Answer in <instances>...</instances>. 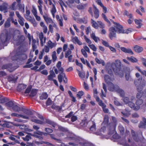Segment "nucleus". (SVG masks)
Here are the masks:
<instances>
[{
  "label": "nucleus",
  "mask_w": 146,
  "mask_h": 146,
  "mask_svg": "<svg viewBox=\"0 0 146 146\" xmlns=\"http://www.w3.org/2000/svg\"><path fill=\"white\" fill-rule=\"evenodd\" d=\"M108 73L110 74V76L107 74L105 75L104 76V81L107 84L112 82L114 80V76L113 75L112 71H111V73H110L109 71H108Z\"/></svg>",
  "instance_id": "20e7f679"
},
{
  "label": "nucleus",
  "mask_w": 146,
  "mask_h": 146,
  "mask_svg": "<svg viewBox=\"0 0 146 146\" xmlns=\"http://www.w3.org/2000/svg\"><path fill=\"white\" fill-rule=\"evenodd\" d=\"M18 79V77H15V76L13 75H11L8 76L7 80L9 82H16Z\"/></svg>",
  "instance_id": "393cba45"
},
{
  "label": "nucleus",
  "mask_w": 146,
  "mask_h": 146,
  "mask_svg": "<svg viewBox=\"0 0 146 146\" xmlns=\"http://www.w3.org/2000/svg\"><path fill=\"white\" fill-rule=\"evenodd\" d=\"M61 62L59 61L56 64V68L58 69L59 74L58 76V80L60 83H61L63 80V82L65 83H67L68 80L65 74L64 73V69L61 66Z\"/></svg>",
  "instance_id": "f03ea898"
},
{
  "label": "nucleus",
  "mask_w": 146,
  "mask_h": 146,
  "mask_svg": "<svg viewBox=\"0 0 146 146\" xmlns=\"http://www.w3.org/2000/svg\"><path fill=\"white\" fill-rule=\"evenodd\" d=\"M143 101L142 99H137L136 102V104L137 106H139L143 103Z\"/></svg>",
  "instance_id": "0e129e2a"
},
{
  "label": "nucleus",
  "mask_w": 146,
  "mask_h": 146,
  "mask_svg": "<svg viewBox=\"0 0 146 146\" xmlns=\"http://www.w3.org/2000/svg\"><path fill=\"white\" fill-rule=\"evenodd\" d=\"M84 94V93L82 91H79L76 94V96L78 98V99H80L81 98L82 96Z\"/></svg>",
  "instance_id": "052dcab7"
},
{
  "label": "nucleus",
  "mask_w": 146,
  "mask_h": 146,
  "mask_svg": "<svg viewBox=\"0 0 146 146\" xmlns=\"http://www.w3.org/2000/svg\"><path fill=\"white\" fill-rule=\"evenodd\" d=\"M18 4L17 5V7H19V11L24 13L25 11V6L24 5L21 4V0H16Z\"/></svg>",
  "instance_id": "f3484780"
},
{
  "label": "nucleus",
  "mask_w": 146,
  "mask_h": 146,
  "mask_svg": "<svg viewBox=\"0 0 146 146\" xmlns=\"http://www.w3.org/2000/svg\"><path fill=\"white\" fill-rule=\"evenodd\" d=\"M31 121L36 123L40 124H42L43 123V122L42 121L37 119L36 117L35 116L31 117Z\"/></svg>",
  "instance_id": "c756f323"
},
{
  "label": "nucleus",
  "mask_w": 146,
  "mask_h": 146,
  "mask_svg": "<svg viewBox=\"0 0 146 146\" xmlns=\"http://www.w3.org/2000/svg\"><path fill=\"white\" fill-rule=\"evenodd\" d=\"M15 14L18 18V21L19 23L21 26H23L24 24V18L21 15L18 11H16L15 12Z\"/></svg>",
  "instance_id": "9b49d317"
},
{
  "label": "nucleus",
  "mask_w": 146,
  "mask_h": 146,
  "mask_svg": "<svg viewBox=\"0 0 146 146\" xmlns=\"http://www.w3.org/2000/svg\"><path fill=\"white\" fill-rule=\"evenodd\" d=\"M139 128L145 129L146 128V118L143 117L142 121H141L138 125Z\"/></svg>",
  "instance_id": "2eb2a0df"
},
{
  "label": "nucleus",
  "mask_w": 146,
  "mask_h": 146,
  "mask_svg": "<svg viewBox=\"0 0 146 146\" xmlns=\"http://www.w3.org/2000/svg\"><path fill=\"white\" fill-rule=\"evenodd\" d=\"M131 133L132 137L135 141L138 142L139 141V139L138 136L136 135L135 131L133 130L131 131Z\"/></svg>",
  "instance_id": "c85d7f7f"
},
{
  "label": "nucleus",
  "mask_w": 146,
  "mask_h": 146,
  "mask_svg": "<svg viewBox=\"0 0 146 146\" xmlns=\"http://www.w3.org/2000/svg\"><path fill=\"white\" fill-rule=\"evenodd\" d=\"M133 49L135 52L138 53L141 52L143 50V48L142 47L137 45H134L133 48Z\"/></svg>",
  "instance_id": "aec40b11"
},
{
  "label": "nucleus",
  "mask_w": 146,
  "mask_h": 146,
  "mask_svg": "<svg viewBox=\"0 0 146 146\" xmlns=\"http://www.w3.org/2000/svg\"><path fill=\"white\" fill-rule=\"evenodd\" d=\"M140 80L139 79H137L134 81V84L135 85L137 88L138 92H141L143 89V87L140 86L141 84L140 83Z\"/></svg>",
  "instance_id": "dca6fc26"
},
{
  "label": "nucleus",
  "mask_w": 146,
  "mask_h": 146,
  "mask_svg": "<svg viewBox=\"0 0 146 146\" xmlns=\"http://www.w3.org/2000/svg\"><path fill=\"white\" fill-rule=\"evenodd\" d=\"M127 104H128V106L132 108H133V109L135 110H138L140 108V106H135V104L132 102L130 101Z\"/></svg>",
  "instance_id": "bb28decb"
},
{
  "label": "nucleus",
  "mask_w": 146,
  "mask_h": 146,
  "mask_svg": "<svg viewBox=\"0 0 146 146\" xmlns=\"http://www.w3.org/2000/svg\"><path fill=\"white\" fill-rule=\"evenodd\" d=\"M7 9V6L4 5H0V11H6Z\"/></svg>",
  "instance_id": "e2e57ef3"
},
{
  "label": "nucleus",
  "mask_w": 146,
  "mask_h": 146,
  "mask_svg": "<svg viewBox=\"0 0 146 146\" xmlns=\"http://www.w3.org/2000/svg\"><path fill=\"white\" fill-rule=\"evenodd\" d=\"M51 108L52 109L57 110L58 111H59L61 110L62 108V106H59L56 105L55 104H53L52 105Z\"/></svg>",
  "instance_id": "a19ab883"
},
{
  "label": "nucleus",
  "mask_w": 146,
  "mask_h": 146,
  "mask_svg": "<svg viewBox=\"0 0 146 146\" xmlns=\"http://www.w3.org/2000/svg\"><path fill=\"white\" fill-rule=\"evenodd\" d=\"M123 15L124 16H127L129 18L133 20L132 14L131 13H129V12L126 10L124 11Z\"/></svg>",
  "instance_id": "72a5a7b5"
},
{
  "label": "nucleus",
  "mask_w": 146,
  "mask_h": 146,
  "mask_svg": "<svg viewBox=\"0 0 146 146\" xmlns=\"http://www.w3.org/2000/svg\"><path fill=\"white\" fill-rule=\"evenodd\" d=\"M114 27L115 28L117 33H122L123 29L122 25L118 23L116 25H115Z\"/></svg>",
  "instance_id": "4468645a"
},
{
  "label": "nucleus",
  "mask_w": 146,
  "mask_h": 146,
  "mask_svg": "<svg viewBox=\"0 0 146 146\" xmlns=\"http://www.w3.org/2000/svg\"><path fill=\"white\" fill-rule=\"evenodd\" d=\"M39 38L40 41V44L41 46H43V43H45L46 42V38L44 37V35L42 32L39 35Z\"/></svg>",
  "instance_id": "4be33fe9"
},
{
  "label": "nucleus",
  "mask_w": 146,
  "mask_h": 146,
  "mask_svg": "<svg viewBox=\"0 0 146 146\" xmlns=\"http://www.w3.org/2000/svg\"><path fill=\"white\" fill-rule=\"evenodd\" d=\"M19 60H23L27 59V55L25 54H19Z\"/></svg>",
  "instance_id": "c9c22d12"
},
{
  "label": "nucleus",
  "mask_w": 146,
  "mask_h": 146,
  "mask_svg": "<svg viewBox=\"0 0 146 146\" xmlns=\"http://www.w3.org/2000/svg\"><path fill=\"white\" fill-rule=\"evenodd\" d=\"M43 17L47 24L51 23L53 25V27L55 28L56 29H57V25L53 22L51 18L48 17H46L44 15L43 16Z\"/></svg>",
  "instance_id": "f8f14e48"
},
{
  "label": "nucleus",
  "mask_w": 146,
  "mask_h": 146,
  "mask_svg": "<svg viewBox=\"0 0 146 146\" xmlns=\"http://www.w3.org/2000/svg\"><path fill=\"white\" fill-rule=\"evenodd\" d=\"M52 62H54L57 59L56 53L55 51H54L52 52Z\"/></svg>",
  "instance_id": "8fccbe9b"
},
{
  "label": "nucleus",
  "mask_w": 146,
  "mask_h": 146,
  "mask_svg": "<svg viewBox=\"0 0 146 146\" xmlns=\"http://www.w3.org/2000/svg\"><path fill=\"white\" fill-rule=\"evenodd\" d=\"M46 123L51 125L54 127H55L56 125L55 123L48 119H46Z\"/></svg>",
  "instance_id": "37998d69"
},
{
  "label": "nucleus",
  "mask_w": 146,
  "mask_h": 146,
  "mask_svg": "<svg viewBox=\"0 0 146 146\" xmlns=\"http://www.w3.org/2000/svg\"><path fill=\"white\" fill-rule=\"evenodd\" d=\"M24 112L25 113L28 115H31L33 114L32 112L29 110L25 109L24 110Z\"/></svg>",
  "instance_id": "69168bd1"
},
{
  "label": "nucleus",
  "mask_w": 146,
  "mask_h": 146,
  "mask_svg": "<svg viewBox=\"0 0 146 146\" xmlns=\"http://www.w3.org/2000/svg\"><path fill=\"white\" fill-rule=\"evenodd\" d=\"M93 8L94 9V17L96 19L98 18L99 16V12L98 9L94 5H93Z\"/></svg>",
  "instance_id": "cd10ccee"
},
{
  "label": "nucleus",
  "mask_w": 146,
  "mask_h": 146,
  "mask_svg": "<svg viewBox=\"0 0 146 146\" xmlns=\"http://www.w3.org/2000/svg\"><path fill=\"white\" fill-rule=\"evenodd\" d=\"M11 116L13 117H22L23 119H29V117L25 115H23L21 114H19L15 113H13L11 114Z\"/></svg>",
  "instance_id": "a878e982"
},
{
  "label": "nucleus",
  "mask_w": 146,
  "mask_h": 146,
  "mask_svg": "<svg viewBox=\"0 0 146 146\" xmlns=\"http://www.w3.org/2000/svg\"><path fill=\"white\" fill-rule=\"evenodd\" d=\"M26 87V85L24 84H21L19 85L18 87V90L21 91L22 90L25 89Z\"/></svg>",
  "instance_id": "de8ad7c7"
},
{
  "label": "nucleus",
  "mask_w": 146,
  "mask_h": 146,
  "mask_svg": "<svg viewBox=\"0 0 146 146\" xmlns=\"http://www.w3.org/2000/svg\"><path fill=\"white\" fill-rule=\"evenodd\" d=\"M91 37L96 42H98V40H99V38L96 37L94 33H92L90 35Z\"/></svg>",
  "instance_id": "603ef678"
},
{
  "label": "nucleus",
  "mask_w": 146,
  "mask_h": 146,
  "mask_svg": "<svg viewBox=\"0 0 146 146\" xmlns=\"http://www.w3.org/2000/svg\"><path fill=\"white\" fill-rule=\"evenodd\" d=\"M53 68H54V72L53 70H50L49 71V75L47 76L48 79L50 81H52L53 80V78L56 77V74H58L59 72L58 69L57 68H55V66H54Z\"/></svg>",
  "instance_id": "39448f33"
},
{
  "label": "nucleus",
  "mask_w": 146,
  "mask_h": 146,
  "mask_svg": "<svg viewBox=\"0 0 146 146\" xmlns=\"http://www.w3.org/2000/svg\"><path fill=\"white\" fill-rule=\"evenodd\" d=\"M116 126L115 124L110 123L107 126L109 129V135H111L115 133Z\"/></svg>",
  "instance_id": "9d476101"
},
{
  "label": "nucleus",
  "mask_w": 146,
  "mask_h": 146,
  "mask_svg": "<svg viewBox=\"0 0 146 146\" xmlns=\"http://www.w3.org/2000/svg\"><path fill=\"white\" fill-rule=\"evenodd\" d=\"M15 34L14 32L9 31L5 33V35H1V39L3 43H5L8 41L11 38L14 40H15L14 38Z\"/></svg>",
  "instance_id": "7ed1b4c3"
},
{
  "label": "nucleus",
  "mask_w": 146,
  "mask_h": 146,
  "mask_svg": "<svg viewBox=\"0 0 146 146\" xmlns=\"http://www.w3.org/2000/svg\"><path fill=\"white\" fill-rule=\"evenodd\" d=\"M118 129L120 131V135H123L124 134L125 129L122 125H119L118 127Z\"/></svg>",
  "instance_id": "f704fd0d"
},
{
  "label": "nucleus",
  "mask_w": 146,
  "mask_h": 146,
  "mask_svg": "<svg viewBox=\"0 0 146 146\" xmlns=\"http://www.w3.org/2000/svg\"><path fill=\"white\" fill-rule=\"evenodd\" d=\"M116 91L119 93L120 96L122 98H124L125 95V93L124 91L119 87L116 90Z\"/></svg>",
  "instance_id": "58836bf2"
},
{
  "label": "nucleus",
  "mask_w": 146,
  "mask_h": 146,
  "mask_svg": "<svg viewBox=\"0 0 146 146\" xmlns=\"http://www.w3.org/2000/svg\"><path fill=\"white\" fill-rule=\"evenodd\" d=\"M135 23L138 25L137 27V29H139L141 28L142 24L141 23L142 22V20L141 19L138 20L137 19H135L134 20Z\"/></svg>",
  "instance_id": "e433bc0d"
},
{
  "label": "nucleus",
  "mask_w": 146,
  "mask_h": 146,
  "mask_svg": "<svg viewBox=\"0 0 146 146\" xmlns=\"http://www.w3.org/2000/svg\"><path fill=\"white\" fill-rule=\"evenodd\" d=\"M16 4L17 3L16 2H14L10 7V8L13 10L15 11L17 9V7L16 6Z\"/></svg>",
  "instance_id": "13d9d810"
},
{
  "label": "nucleus",
  "mask_w": 146,
  "mask_h": 146,
  "mask_svg": "<svg viewBox=\"0 0 146 146\" xmlns=\"http://www.w3.org/2000/svg\"><path fill=\"white\" fill-rule=\"evenodd\" d=\"M121 113L124 116L127 117H128L130 114V111L127 110L126 109H125V111H121Z\"/></svg>",
  "instance_id": "c03bdc74"
},
{
  "label": "nucleus",
  "mask_w": 146,
  "mask_h": 146,
  "mask_svg": "<svg viewBox=\"0 0 146 146\" xmlns=\"http://www.w3.org/2000/svg\"><path fill=\"white\" fill-rule=\"evenodd\" d=\"M37 91L38 90L36 89H32L31 91L29 96L31 97L35 96L36 94Z\"/></svg>",
  "instance_id": "4c0bfd02"
},
{
  "label": "nucleus",
  "mask_w": 146,
  "mask_h": 146,
  "mask_svg": "<svg viewBox=\"0 0 146 146\" xmlns=\"http://www.w3.org/2000/svg\"><path fill=\"white\" fill-rule=\"evenodd\" d=\"M130 70H128L127 71H126L125 72V78L126 80L127 81H128L129 80V78L130 77Z\"/></svg>",
  "instance_id": "6e6d98bb"
},
{
  "label": "nucleus",
  "mask_w": 146,
  "mask_h": 146,
  "mask_svg": "<svg viewBox=\"0 0 146 146\" xmlns=\"http://www.w3.org/2000/svg\"><path fill=\"white\" fill-rule=\"evenodd\" d=\"M6 21L9 23H10V22L11 21L12 23L14 24L15 26L17 27H19V26L17 22V20L15 19L14 20L13 17H9L8 18Z\"/></svg>",
  "instance_id": "412c9836"
},
{
  "label": "nucleus",
  "mask_w": 146,
  "mask_h": 146,
  "mask_svg": "<svg viewBox=\"0 0 146 146\" xmlns=\"http://www.w3.org/2000/svg\"><path fill=\"white\" fill-rule=\"evenodd\" d=\"M115 46L116 47L120 48L121 50L125 53L129 54L131 55H133L134 53L131 49L130 48H126L124 47H120V46L119 43H115Z\"/></svg>",
  "instance_id": "423d86ee"
},
{
  "label": "nucleus",
  "mask_w": 146,
  "mask_h": 146,
  "mask_svg": "<svg viewBox=\"0 0 146 146\" xmlns=\"http://www.w3.org/2000/svg\"><path fill=\"white\" fill-rule=\"evenodd\" d=\"M72 51L69 49L67 51H66L65 54V57L68 58L69 62H71L72 61V55H71Z\"/></svg>",
  "instance_id": "ddd939ff"
},
{
  "label": "nucleus",
  "mask_w": 146,
  "mask_h": 146,
  "mask_svg": "<svg viewBox=\"0 0 146 146\" xmlns=\"http://www.w3.org/2000/svg\"><path fill=\"white\" fill-rule=\"evenodd\" d=\"M76 143L69 142V144L70 145L76 146H77L78 144L82 146L83 144H81L80 143H84L85 140L81 138H75L74 139Z\"/></svg>",
  "instance_id": "1a4fd4ad"
},
{
  "label": "nucleus",
  "mask_w": 146,
  "mask_h": 146,
  "mask_svg": "<svg viewBox=\"0 0 146 146\" xmlns=\"http://www.w3.org/2000/svg\"><path fill=\"white\" fill-rule=\"evenodd\" d=\"M72 39L73 41H75L79 45H81L82 44V42L78 39L77 36H76L74 37Z\"/></svg>",
  "instance_id": "a18cd8bd"
},
{
  "label": "nucleus",
  "mask_w": 146,
  "mask_h": 146,
  "mask_svg": "<svg viewBox=\"0 0 146 146\" xmlns=\"http://www.w3.org/2000/svg\"><path fill=\"white\" fill-rule=\"evenodd\" d=\"M102 16L105 21L106 22H107L108 23L110 24H111L110 21L108 19L107 17L104 14L102 13Z\"/></svg>",
  "instance_id": "774afa93"
},
{
  "label": "nucleus",
  "mask_w": 146,
  "mask_h": 146,
  "mask_svg": "<svg viewBox=\"0 0 146 146\" xmlns=\"http://www.w3.org/2000/svg\"><path fill=\"white\" fill-rule=\"evenodd\" d=\"M18 39L16 40L15 39V40L17 41V45H20L23 42L25 39V38L23 35H21L18 36H17Z\"/></svg>",
  "instance_id": "6ab92c4d"
},
{
  "label": "nucleus",
  "mask_w": 146,
  "mask_h": 146,
  "mask_svg": "<svg viewBox=\"0 0 146 146\" xmlns=\"http://www.w3.org/2000/svg\"><path fill=\"white\" fill-rule=\"evenodd\" d=\"M109 117L108 115H105L104 119L102 123V125H104L105 127H106L109 124Z\"/></svg>",
  "instance_id": "5701e85b"
},
{
  "label": "nucleus",
  "mask_w": 146,
  "mask_h": 146,
  "mask_svg": "<svg viewBox=\"0 0 146 146\" xmlns=\"http://www.w3.org/2000/svg\"><path fill=\"white\" fill-rule=\"evenodd\" d=\"M49 135H50L51 138L53 139H54L58 142L59 143H61V140L58 139H57L55 137V135L53 134H49Z\"/></svg>",
  "instance_id": "864d4df0"
},
{
  "label": "nucleus",
  "mask_w": 146,
  "mask_h": 146,
  "mask_svg": "<svg viewBox=\"0 0 146 146\" xmlns=\"http://www.w3.org/2000/svg\"><path fill=\"white\" fill-rule=\"evenodd\" d=\"M111 119L112 122H111V123H112L117 125V121L116 118L114 116H112Z\"/></svg>",
  "instance_id": "338daca9"
},
{
  "label": "nucleus",
  "mask_w": 146,
  "mask_h": 146,
  "mask_svg": "<svg viewBox=\"0 0 146 146\" xmlns=\"http://www.w3.org/2000/svg\"><path fill=\"white\" fill-rule=\"evenodd\" d=\"M133 30V29L131 28H129L125 30L123 29L122 34H128L131 32Z\"/></svg>",
  "instance_id": "bf43d9fd"
},
{
  "label": "nucleus",
  "mask_w": 146,
  "mask_h": 146,
  "mask_svg": "<svg viewBox=\"0 0 146 146\" xmlns=\"http://www.w3.org/2000/svg\"><path fill=\"white\" fill-rule=\"evenodd\" d=\"M19 53L17 52L11 57V59L13 60H19Z\"/></svg>",
  "instance_id": "5fc2aeb1"
},
{
  "label": "nucleus",
  "mask_w": 146,
  "mask_h": 146,
  "mask_svg": "<svg viewBox=\"0 0 146 146\" xmlns=\"http://www.w3.org/2000/svg\"><path fill=\"white\" fill-rule=\"evenodd\" d=\"M12 109L15 111L19 112L21 110V108L17 105L15 104L13 106Z\"/></svg>",
  "instance_id": "09e8293b"
},
{
  "label": "nucleus",
  "mask_w": 146,
  "mask_h": 146,
  "mask_svg": "<svg viewBox=\"0 0 146 146\" xmlns=\"http://www.w3.org/2000/svg\"><path fill=\"white\" fill-rule=\"evenodd\" d=\"M47 45L50 48H52L54 46H56V44L52 42L51 40H49L47 42Z\"/></svg>",
  "instance_id": "49530a36"
},
{
  "label": "nucleus",
  "mask_w": 146,
  "mask_h": 146,
  "mask_svg": "<svg viewBox=\"0 0 146 146\" xmlns=\"http://www.w3.org/2000/svg\"><path fill=\"white\" fill-rule=\"evenodd\" d=\"M28 125L24 124L21 125L19 126V128L22 129H24V131L26 132H31L33 131L32 130L29 129Z\"/></svg>",
  "instance_id": "b1692460"
},
{
  "label": "nucleus",
  "mask_w": 146,
  "mask_h": 146,
  "mask_svg": "<svg viewBox=\"0 0 146 146\" xmlns=\"http://www.w3.org/2000/svg\"><path fill=\"white\" fill-rule=\"evenodd\" d=\"M127 59L128 60L133 63L137 62L138 61V60L136 58L133 56L130 57H127Z\"/></svg>",
  "instance_id": "473e14b6"
},
{
  "label": "nucleus",
  "mask_w": 146,
  "mask_h": 146,
  "mask_svg": "<svg viewBox=\"0 0 146 146\" xmlns=\"http://www.w3.org/2000/svg\"><path fill=\"white\" fill-rule=\"evenodd\" d=\"M91 23L92 26L93 27L96 29H98V24L93 19H91Z\"/></svg>",
  "instance_id": "79ce46f5"
},
{
  "label": "nucleus",
  "mask_w": 146,
  "mask_h": 146,
  "mask_svg": "<svg viewBox=\"0 0 146 146\" xmlns=\"http://www.w3.org/2000/svg\"><path fill=\"white\" fill-rule=\"evenodd\" d=\"M78 74L79 77L81 78H84L85 76V74L84 72H81L80 71L77 70Z\"/></svg>",
  "instance_id": "680f3d73"
},
{
  "label": "nucleus",
  "mask_w": 146,
  "mask_h": 146,
  "mask_svg": "<svg viewBox=\"0 0 146 146\" xmlns=\"http://www.w3.org/2000/svg\"><path fill=\"white\" fill-rule=\"evenodd\" d=\"M12 65L11 63L4 64L2 66L1 68L3 70L7 69L10 72H11L17 68L16 66H13Z\"/></svg>",
  "instance_id": "0eeeda50"
},
{
  "label": "nucleus",
  "mask_w": 146,
  "mask_h": 146,
  "mask_svg": "<svg viewBox=\"0 0 146 146\" xmlns=\"http://www.w3.org/2000/svg\"><path fill=\"white\" fill-rule=\"evenodd\" d=\"M91 37L96 42H98V40H99V38L96 37L94 33H92L90 35Z\"/></svg>",
  "instance_id": "3c124183"
},
{
  "label": "nucleus",
  "mask_w": 146,
  "mask_h": 146,
  "mask_svg": "<svg viewBox=\"0 0 146 146\" xmlns=\"http://www.w3.org/2000/svg\"><path fill=\"white\" fill-rule=\"evenodd\" d=\"M25 17L28 20L30 21L34 25L35 24H36V21L35 19H33L31 16H25Z\"/></svg>",
  "instance_id": "7c9ffc66"
},
{
  "label": "nucleus",
  "mask_w": 146,
  "mask_h": 146,
  "mask_svg": "<svg viewBox=\"0 0 146 146\" xmlns=\"http://www.w3.org/2000/svg\"><path fill=\"white\" fill-rule=\"evenodd\" d=\"M14 102L10 101L6 103V105L8 107H12V108L15 105Z\"/></svg>",
  "instance_id": "4d7b16f0"
},
{
  "label": "nucleus",
  "mask_w": 146,
  "mask_h": 146,
  "mask_svg": "<svg viewBox=\"0 0 146 146\" xmlns=\"http://www.w3.org/2000/svg\"><path fill=\"white\" fill-rule=\"evenodd\" d=\"M48 96V94L46 92H43L40 96V99L41 100H46Z\"/></svg>",
  "instance_id": "ea45409f"
},
{
  "label": "nucleus",
  "mask_w": 146,
  "mask_h": 146,
  "mask_svg": "<svg viewBox=\"0 0 146 146\" xmlns=\"http://www.w3.org/2000/svg\"><path fill=\"white\" fill-rule=\"evenodd\" d=\"M56 18L57 20L58 21L59 24L60 26L62 27L63 26V20L62 17H61V19H60L59 15H56Z\"/></svg>",
  "instance_id": "2f4dec72"
},
{
  "label": "nucleus",
  "mask_w": 146,
  "mask_h": 146,
  "mask_svg": "<svg viewBox=\"0 0 146 146\" xmlns=\"http://www.w3.org/2000/svg\"><path fill=\"white\" fill-rule=\"evenodd\" d=\"M111 66L115 75L121 78L123 76L124 71L121 68V64L119 60H117L115 62L112 63Z\"/></svg>",
  "instance_id": "f257e3e1"
},
{
  "label": "nucleus",
  "mask_w": 146,
  "mask_h": 146,
  "mask_svg": "<svg viewBox=\"0 0 146 146\" xmlns=\"http://www.w3.org/2000/svg\"><path fill=\"white\" fill-rule=\"evenodd\" d=\"M108 84L109 86L108 90L110 91H113L115 90L116 91L119 88L118 86L114 85L112 82Z\"/></svg>",
  "instance_id": "a211bd4d"
},
{
  "label": "nucleus",
  "mask_w": 146,
  "mask_h": 146,
  "mask_svg": "<svg viewBox=\"0 0 146 146\" xmlns=\"http://www.w3.org/2000/svg\"><path fill=\"white\" fill-rule=\"evenodd\" d=\"M109 37L110 39L112 40L113 38L116 37L117 33L114 27H110L109 29Z\"/></svg>",
  "instance_id": "6e6552de"
}]
</instances>
